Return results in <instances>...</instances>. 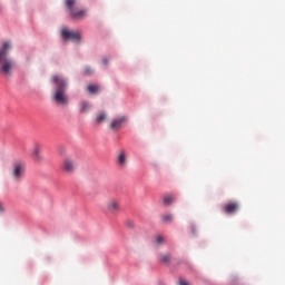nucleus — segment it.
<instances>
[{
    "instance_id": "22",
    "label": "nucleus",
    "mask_w": 285,
    "mask_h": 285,
    "mask_svg": "<svg viewBox=\"0 0 285 285\" xmlns=\"http://www.w3.org/2000/svg\"><path fill=\"white\" fill-rule=\"evenodd\" d=\"M6 209L3 208V204L0 203V213H4Z\"/></svg>"
},
{
    "instance_id": "11",
    "label": "nucleus",
    "mask_w": 285,
    "mask_h": 285,
    "mask_svg": "<svg viewBox=\"0 0 285 285\" xmlns=\"http://www.w3.org/2000/svg\"><path fill=\"white\" fill-rule=\"evenodd\" d=\"M92 108V105L88 101H80L79 102V112L80 115H86V112H90V109Z\"/></svg>"
},
{
    "instance_id": "19",
    "label": "nucleus",
    "mask_w": 285,
    "mask_h": 285,
    "mask_svg": "<svg viewBox=\"0 0 285 285\" xmlns=\"http://www.w3.org/2000/svg\"><path fill=\"white\" fill-rule=\"evenodd\" d=\"M94 72H95V70H94L91 67H86V68H85V75L90 76V75H92Z\"/></svg>"
},
{
    "instance_id": "12",
    "label": "nucleus",
    "mask_w": 285,
    "mask_h": 285,
    "mask_svg": "<svg viewBox=\"0 0 285 285\" xmlns=\"http://www.w3.org/2000/svg\"><path fill=\"white\" fill-rule=\"evenodd\" d=\"M170 259H171L170 254H160L159 255V262H161V264H170Z\"/></svg>"
},
{
    "instance_id": "9",
    "label": "nucleus",
    "mask_w": 285,
    "mask_h": 285,
    "mask_svg": "<svg viewBox=\"0 0 285 285\" xmlns=\"http://www.w3.org/2000/svg\"><path fill=\"white\" fill-rule=\"evenodd\" d=\"M237 210H239V203L237 202L227 203L223 206V213L226 215H235Z\"/></svg>"
},
{
    "instance_id": "3",
    "label": "nucleus",
    "mask_w": 285,
    "mask_h": 285,
    "mask_svg": "<svg viewBox=\"0 0 285 285\" xmlns=\"http://www.w3.org/2000/svg\"><path fill=\"white\" fill-rule=\"evenodd\" d=\"M67 9L69 10L71 19H76L77 21H81V19H86L88 14L87 9H78L77 0H66Z\"/></svg>"
},
{
    "instance_id": "7",
    "label": "nucleus",
    "mask_w": 285,
    "mask_h": 285,
    "mask_svg": "<svg viewBox=\"0 0 285 285\" xmlns=\"http://www.w3.org/2000/svg\"><path fill=\"white\" fill-rule=\"evenodd\" d=\"M75 168H77V165L75 164V160H72V158L63 159L62 161L63 173H67V175H72V173H75Z\"/></svg>"
},
{
    "instance_id": "1",
    "label": "nucleus",
    "mask_w": 285,
    "mask_h": 285,
    "mask_svg": "<svg viewBox=\"0 0 285 285\" xmlns=\"http://www.w3.org/2000/svg\"><path fill=\"white\" fill-rule=\"evenodd\" d=\"M10 50H12V45L8 41L0 47V75L3 77H12L17 67V62L10 57Z\"/></svg>"
},
{
    "instance_id": "20",
    "label": "nucleus",
    "mask_w": 285,
    "mask_h": 285,
    "mask_svg": "<svg viewBox=\"0 0 285 285\" xmlns=\"http://www.w3.org/2000/svg\"><path fill=\"white\" fill-rule=\"evenodd\" d=\"M179 285H190L186 279H180Z\"/></svg>"
},
{
    "instance_id": "10",
    "label": "nucleus",
    "mask_w": 285,
    "mask_h": 285,
    "mask_svg": "<svg viewBox=\"0 0 285 285\" xmlns=\"http://www.w3.org/2000/svg\"><path fill=\"white\" fill-rule=\"evenodd\" d=\"M126 121H127L126 116H120V117L114 119L110 124L111 130H121V128L124 127V124H126Z\"/></svg>"
},
{
    "instance_id": "2",
    "label": "nucleus",
    "mask_w": 285,
    "mask_h": 285,
    "mask_svg": "<svg viewBox=\"0 0 285 285\" xmlns=\"http://www.w3.org/2000/svg\"><path fill=\"white\" fill-rule=\"evenodd\" d=\"M52 81L56 85L53 101H56L58 106H68L69 100L68 95L66 94L68 81H66L61 76H53Z\"/></svg>"
},
{
    "instance_id": "17",
    "label": "nucleus",
    "mask_w": 285,
    "mask_h": 285,
    "mask_svg": "<svg viewBox=\"0 0 285 285\" xmlns=\"http://www.w3.org/2000/svg\"><path fill=\"white\" fill-rule=\"evenodd\" d=\"M163 222H165V224H170L173 222V215H170V214L164 215Z\"/></svg>"
},
{
    "instance_id": "5",
    "label": "nucleus",
    "mask_w": 285,
    "mask_h": 285,
    "mask_svg": "<svg viewBox=\"0 0 285 285\" xmlns=\"http://www.w3.org/2000/svg\"><path fill=\"white\" fill-rule=\"evenodd\" d=\"M61 36L65 41H68L70 39L71 41L76 43H81V32L80 31H72L70 29H62Z\"/></svg>"
},
{
    "instance_id": "14",
    "label": "nucleus",
    "mask_w": 285,
    "mask_h": 285,
    "mask_svg": "<svg viewBox=\"0 0 285 285\" xmlns=\"http://www.w3.org/2000/svg\"><path fill=\"white\" fill-rule=\"evenodd\" d=\"M117 163L119 166H126V153L121 151L119 154Z\"/></svg>"
},
{
    "instance_id": "15",
    "label": "nucleus",
    "mask_w": 285,
    "mask_h": 285,
    "mask_svg": "<svg viewBox=\"0 0 285 285\" xmlns=\"http://www.w3.org/2000/svg\"><path fill=\"white\" fill-rule=\"evenodd\" d=\"M175 203V196L167 195L164 197L165 206H170V204Z\"/></svg>"
},
{
    "instance_id": "23",
    "label": "nucleus",
    "mask_w": 285,
    "mask_h": 285,
    "mask_svg": "<svg viewBox=\"0 0 285 285\" xmlns=\"http://www.w3.org/2000/svg\"><path fill=\"white\" fill-rule=\"evenodd\" d=\"M128 226H129V228H134L135 224L134 223H129Z\"/></svg>"
},
{
    "instance_id": "8",
    "label": "nucleus",
    "mask_w": 285,
    "mask_h": 285,
    "mask_svg": "<svg viewBox=\"0 0 285 285\" xmlns=\"http://www.w3.org/2000/svg\"><path fill=\"white\" fill-rule=\"evenodd\" d=\"M31 156L33 161L37 164L43 161V156L41 155V145L39 142L33 144Z\"/></svg>"
},
{
    "instance_id": "6",
    "label": "nucleus",
    "mask_w": 285,
    "mask_h": 285,
    "mask_svg": "<svg viewBox=\"0 0 285 285\" xmlns=\"http://www.w3.org/2000/svg\"><path fill=\"white\" fill-rule=\"evenodd\" d=\"M107 212L112 215L114 217H117L119 213L121 212V205L119 204V200L117 198H111L106 204Z\"/></svg>"
},
{
    "instance_id": "4",
    "label": "nucleus",
    "mask_w": 285,
    "mask_h": 285,
    "mask_svg": "<svg viewBox=\"0 0 285 285\" xmlns=\"http://www.w3.org/2000/svg\"><path fill=\"white\" fill-rule=\"evenodd\" d=\"M26 175V165L23 163H16L12 167L11 178L13 181H21Z\"/></svg>"
},
{
    "instance_id": "18",
    "label": "nucleus",
    "mask_w": 285,
    "mask_h": 285,
    "mask_svg": "<svg viewBox=\"0 0 285 285\" xmlns=\"http://www.w3.org/2000/svg\"><path fill=\"white\" fill-rule=\"evenodd\" d=\"M156 244H158V246H161V244H166V238L164 236H156Z\"/></svg>"
},
{
    "instance_id": "13",
    "label": "nucleus",
    "mask_w": 285,
    "mask_h": 285,
    "mask_svg": "<svg viewBox=\"0 0 285 285\" xmlns=\"http://www.w3.org/2000/svg\"><path fill=\"white\" fill-rule=\"evenodd\" d=\"M107 117L108 116L106 115V112H100L96 117V122L97 124H104V121H106Z\"/></svg>"
},
{
    "instance_id": "21",
    "label": "nucleus",
    "mask_w": 285,
    "mask_h": 285,
    "mask_svg": "<svg viewBox=\"0 0 285 285\" xmlns=\"http://www.w3.org/2000/svg\"><path fill=\"white\" fill-rule=\"evenodd\" d=\"M108 61H109L108 58H104V59H102V63H104L105 66H108Z\"/></svg>"
},
{
    "instance_id": "16",
    "label": "nucleus",
    "mask_w": 285,
    "mask_h": 285,
    "mask_svg": "<svg viewBox=\"0 0 285 285\" xmlns=\"http://www.w3.org/2000/svg\"><path fill=\"white\" fill-rule=\"evenodd\" d=\"M88 92H90L91 95H95V92H99V86L97 85H89L87 87Z\"/></svg>"
}]
</instances>
